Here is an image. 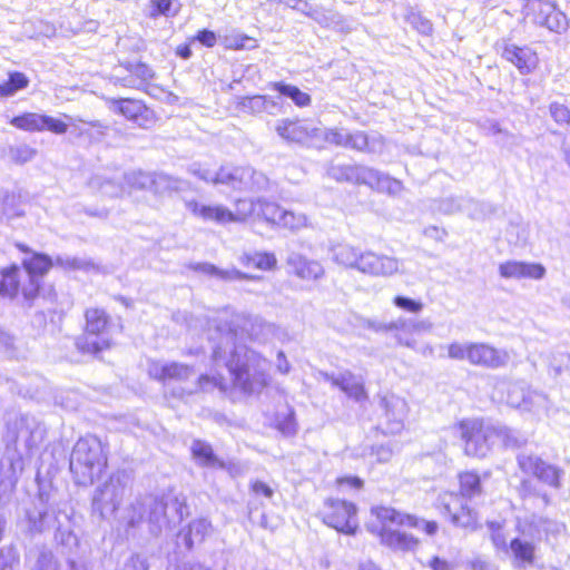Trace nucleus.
Listing matches in <instances>:
<instances>
[{"label":"nucleus","mask_w":570,"mask_h":570,"mask_svg":"<svg viewBox=\"0 0 570 570\" xmlns=\"http://www.w3.org/2000/svg\"><path fill=\"white\" fill-rule=\"evenodd\" d=\"M271 325L244 315L223 312L209 325L212 358L228 368L236 387L246 394L259 393L267 385L268 361L240 343L245 331L255 338Z\"/></svg>","instance_id":"1"},{"label":"nucleus","mask_w":570,"mask_h":570,"mask_svg":"<svg viewBox=\"0 0 570 570\" xmlns=\"http://www.w3.org/2000/svg\"><path fill=\"white\" fill-rule=\"evenodd\" d=\"M185 500L179 497H164L156 499L146 497L136 500L127 510L126 522L128 529H135L147 522L148 531L154 537L173 530L188 513Z\"/></svg>","instance_id":"2"},{"label":"nucleus","mask_w":570,"mask_h":570,"mask_svg":"<svg viewBox=\"0 0 570 570\" xmlns=\"http://www.w3.org/2000/svg\"><path fill=\"white\" fill-rule=\"evenodd\" d=\"M332 259L337 265L357 271L372 277H392L401 273L402 262L374 250H362L347 243H337L331 246Z\"/></svg>","instance_id":"3"},{"label":"nucleus","mask_w":570,"mask_h":570,"mask_svg":"<svg viewBox=\"0 0 570 570\" xmlns=\"http://www.w3.org/2000/svg\"><path fill=\"white\" fill-rule=\"evenodd\" d=\"M107 466V453L95 435L79 439L71 452L70 472L79 485H91Z\"/></svg>","instance_id":"4"},{"label":"nucleus","mask_w":570,"mask_h":570,"mask_svg":"<svg viewBox=\"0 0 570 570\" xmlns=\"http://www.w3.org/2000/svg\"><path fill=\"white\" fill-rule=\"evenodd\" d=\"M371 513L376 518L377 523H368L367 529L380 538L382 544L401 552H411L417 549L419 539L399 529L400 525L407 524L405 514L387 507H374L371 509Z\"/></svg>","instance_id":"5"},{"label":"nucleus","mask_w":570,"mask_h":570,"mask_svg":"<svg viewBox=\"0 0 570 570\" xmlns=\"http://www.w3.org/2000/svg\"><path fill=\"white\" fill-rule=\"evenodd\" d=\"M131 487V476L120 470L110 475L100 488L97 489L92 500V509L105 519L112 515L121 504L124 497Z\"/></svg>","instance_id":"6"},{"label":"nucleus","mask_w":570,"mask_h":570,"mask_svg":"<svg viewBox=\"0 0 570 570\" xmlns=\"http://www.w3.org/2000/svg\"><path fill=\"white\" fill-rule=\"evenodd\" d=\"M86 333L76 340L77 348L82 353L96 354L110 347L107 331L110 318L104 309L89 308L86 311Z\"/></svg>","instance_id":"7"},{"label":"nucleus","mask_w":570,"mask_h":570,"mask_svg":"<svg viewBox=\"0 0 570 570\" xmlns=\"http://www.w3.org/2000/svg\"><path fill=\"white\" fill-rule=\"evenodd\" d=\"M507 402L512 407L534 415L546 414L551 402L543 392L532 390L523 381L510 383L507 390Z\"/></svg>","instance_id":"8"},{"label":"nucleus","mask_w":570,"mask_h":570,"mask_svg":"<svg viewBox=\"0 0 570 570\" xmlns=\"http://www.w3.org/2000/svg\"><path fill=\"white\" fill-rule=\"evenodd\" d=\"M124 180L131 188L149 189L156 194L184 190L188 186V183L184 179L164 173H145L141 170L125 174Z\"/></svg>","instance_id":"9"},{"label":"nucleus","mask_w":570,"mask_h":570,"mask_svg":"<svg viewBox=\"0 0 570 570\" xmlns=\"http://www.w3.org/2000/svg\"><path fill=\"white\" fill-rule=\"evenodd\" d=\"M464 442V452L470 456L483 458L490 450V436L494 432L481 420H464L456 426Z\"/></svg>","instance_id":"10"},{"label":"nucleus","mask_w":570,"mask_h":570,"mask_svg":"<svg viewBox=\"0 0 570 570\" xmlns=\"http://www.w3.org/2000/svg\"><path fill=\"white\" fill-rule=\"evenodd\" d=\"M356 511V507L351 502L328 499L322 511L323 521L338 532L354 534L358 527Z\"/></svg>","instance_id":"11"},{"label":"nucleus","mask_w":570,"mask_h":570,"mask_svg":"<svg viewBox=\"0 0 570 570\" xmlns=\"http://www.w3.org/2000/svg\"><path fill=\"white\" fill-rule=\"evenodd\" d=\"M107 107L128 120L136 122L139 127L148 128L155 122L154 112L138 99L130 98H105Z\"/></svg>","instance_id":"12"},{"label":"nucleus","mask_w":570,"mask_h":570,"mask_svg":"<svg viewBox=\"0 0 570 570\" xmlns=\"http://www.w3.org/2000/svg\"><path fill=\"white\" fill-rule=\"evenodd\" d=\"M224 178L226 186L237 190H262L268 185L267 177L249 166H227Z\"/></svg>","instance_id":"13"},{"label":"nucleus","mask_w":570,"mask_h":570,"mask_svg":"<svg viewBox=\"0 0 570 570\" xmlns=\"http://www.w3.org/2000/svg\"><path fill=\"white\" fill-rule=\"evenodd\" d=\"M532 21L550 31L561 32L567 29V17L549 1L531 0L529 3Z\"/></svg>","instance_id":"14"},{"label":"nucleus","mask_w":570,"mask_h":570,"mask_svg":"<svg viewBox=\"0 0 570 570\" xmlns=\"http://www.w3.org/2000/svg\"><path fill=\"white\" fill-rule=\"evenodd\" d=\"M517 529L520 535L540 541L543 537L548 539L549 537L559 535L566 530V525L562 522L542 515H531L523 522H519Z\"/></svg>","instance_id":"15"},{"label":"nucleus","mask_w":570,"mask_h":570,"mask_svg":"<svg viewBox=\"0 0 570 570\" xmlns=\"http://www.w3.org/2000/svg\"><path fill=\"white\" fill-rule=\"evenodd\" d=\"M510 361V354L505 350L495 348L485 343L470 342L468 362L475 366L487 368L504 367Z\"/></svg>","instance_id":"16"},{"label":"nucleus","mask_w":570,"mask_h":570,"mask_svg":"<svg viewBox=\"0 0 570 570\" xmlns=\"http://www.w3.org/2000/svg\"><path fill=\"white\" fill-rule=\"evenodd\" d=\"M465 500L466 498L454 492H448L440 497L441 504L453 524L463 528L474 527L476 512L466 504Z\"/></svg>","instance_id":"17"},{"label":"nucleus","mask_w":570,"mask_h":570,"mask_svg":"<svg viewBox=\"0 0 570 570\" xmlns=\"http://www.w3.org/2000/svg\"><path fill=\"white\" fill-rule=\"evenodd\" d=\"M10 124L26 131L49 130L53 134L61 135L68 130V125L60 119L36 112H26L13 117Z\"/></svg>","instance_id":"18"},{"label":"nucleus","mask_w":570,"mask_h":570,"mask_svg":"<svg viewBox=\"0 0 570 570\" xmlns=\"http://www.w3.org/2000/svg\"><path fill=\"white\" fill-rule=\"evenodd\" d=\"M380 405L384 410L386 432L392 434L401 432L409 412L406 401L395 394H386L381 396Z\"/></svg>","instance_id":"19"},{"label":"nucleus","mask_w":570,"mask_h":570,"mask_svg":"<svg viewBox=\"0 0 570 570\" xmlns=\"http://www.w3.org/2000/svg\"><path fill=\"white\" fill-rule=\"evenodd\" d=\"M495 47L502 58L514 65L522 75L530 73L537 67V55L527 47H518L504 40L498 42Z\"/></svg>","instance_id":"20"},{"label":"nucleus","mask_w":570,"mask_h":570,"mask_svg":"<svg viewBox=\"0 0 570 570\" xmlns=\"http://www.w3.org/2000/svg\"><path fill=\"white\" fill-rule=\"evenodd\" d=\"M147 371L150 377L160 382L168 380L183 382L195 374L193 366L178 362L150 361Z\"/></svg>","instance_id":"21"},{"label":"nucleus","mask_w":570,"mask_h":570,"mask_svg":"<svg viewBox=\"0 0 570 570\" xmlns=\"http://www.w3.org/2000/svg\"><path fill=\"white\" fill-rule=\"evenodd\" d=\"M286 262L291 271L304 281H317L325 274V269L320 262L308 259L298 253L289 254Z\"/></svg>","instance_id":"22"},{"label":"nucleus","mask_w":570,"mask_h":570,"mask_svg":"<svg viewBox=\"0 0 570 570\" xmlns=\"http://www.w3.org/2000/svg\"><path fill=\"white\" fill-rule=\"evenodd\" d=\"M499 273L504 278H533L541 279L546 269L540 264L509 261L499 266Z\"/></svg>","instance_id":"23"},{"label":"nucleus","mask_w":570,"mask_h":570,"mask_svg":"<svg viewBox=\"0 0 570 570\" xmlns=\"http://www.w3.org/2000/svg\"><path fill=\"white\" fill-rule=\"evenodd\" d=\"M537 541V539L525 538L523 535L510 541L509 552L513 557L514 564L518 568H525L534 563Z\"/></svg>","instance_id":"24"},{"label":"nucleus","mask_w":570,"mask_h":570,"mask_svg":"<svg viewBox=\"0 0 570 570\" xmlns=\"http://www.w3.org/2000/svg\"><path fill=\"white\" fill-rule=\"evenodd\" d=\"M193 458L200 466L212 469H223L232 472L236 466L233 463H226L220 460L213 451V448L207 442L196 440L191 444Z\"/></svg>","instance_id":"25"},{"label":"nucleus","mask_w":570,"mask_h":570,"mask_svg":"<svg viewBox=\"0 0 570 570\" xmlns=\"http://www.w3.org/2000/svg\"><path fill=\"white\" fill-rule=\"evenodd\" d=\"M186 208L195 216L209 222L224 224L230 220L232 212L222 205H203L197 200L186 202Z\"/></svg>","instance_id":"26"},{"label":"nucleus","mask_w":570,"mask_h":570,"mask_svg":"<svg viewBox=\"0 0 570 570\" xmlns=\"http://www.w3.org/2000/svg\"><path fill=\"white\" fill-rule=\"evenodd\" d=\"M334 386L342 390L348 397L356 402H363L368 399L362 379L357 377L348 370L338 373V380H335Z\"/></svg>","instance_id":"27"},{"label":"nucleus","mask_w":570,"mask_h":570,"mask_svg":"<svg viewBox=\"0 0 570 570\" xmlns=\"http://www.w3.org/2000/svg\"><path fill=\"white\" fill-rule=\"evenodd\" d=\"M305 14L323 27L338 29L344 32L351 30L350 27H345L344 18L333 10H327L322 7H312L307 3H305Z\"/></svg>","instance_id":"28"},{"label":"nucleus","mask_w":570,"mask_h":570,"mask_svg":"<svg viewBox=\"0 0 570 570\" xmlns=\"http://www.w3.org/2000/svg\"><path fill=\"white\" fill-rule=\"evenodd\" d=\"M190 268L225 282H233L239 279L259 281L262 278L261 276L245 274L234 267L228 269H222L210 263H198L195 265H190Z\"/></svg>","instance_id":"29"},{"label":"nucleus","mask_w":570,"mask_h":570,"mask_svg":"<svg viewBox=\"0 0 570 570\" xmlns=\"http://www.w3.org/2000/svg\"><path fill=\"white\" fill-rule=\"evenodd\" d=\"M281 138L288 142H303L309 137L308 129L297 120L281 119L275 126Z\"/></svg>","instance_id":"30"},{"label":"nucleus","mask_w":570,"mask_h":570,"mask_svg":"<svg viewBox=\"0 0 570 570\" xmlns=\"http://www.w3.org/2000/svg\"><path fill=\"white\" fill-rule=\"evenodd\" d=\"M212 524L207 519H197L189 523L188 530L180 533L184 544L188 550L193 549L194 544L202 543L205 538L210 533Z\"/></svg>","instance_id":"31"},{"label":"nucleus","mask_w":570,"mask_h":570,"mask_svg":"<svg viewBox=\"0 0 570 570\" xmlns=\"http://www.w3.org/2000/svg\"><path fill=\"white\" fill-rule=\"evenodd\" d=\"M517 462L519 469L524 474L532 475L539 481L541 480L543 470L548 464V462L541 459L539 455L528 451H521L517 455Z\"/></svg>","instance_id":"32"},{"label":"nucleus","mask_w":570,"mask_h":570,"mask_svg":"<svg viewBox=\"0 0 570 570\" xmlns=\"http://www.w3.org/2000/svg\"><path fill=\"white\" fill-rule=\"evenodd\" d=\"M89 186L92 189L100 191L107 197H120L125 191V187L120 180L115 177H107L105 175H95L89 180Z\"/></svg>","instance_id":"33"},{"label":"nucleus","mask_w":570,"mask_h":570,"mask_svg":"<svg viewBox=\"0 0 570 570\" xmlns=\"http://www.w3.org/2000/svg\"><path fill=\"white\" fill-rule=\"evenodd\" d=\"M227 166H220L218 170H212L206 165L200 163H194L188 167V173L196 176L198 179L213 184V185H225V178Z\"/></svg>","instance_id":"34"},{"label":"nucleus","mask_w":570,"mask_h":570,"mask_svg":"<svg viewBox=\"0 0 570 570\" xmlns=\"http://www.w3.org/2000/svg\"><path fill=\"white\" fill-rule=\"evenodd\" d=\"M22 265L28 277L38 279L39 276L46 274L53 266V262L45 254L35 253L30 258H24Z\"/></svg>","instance_id":"35"},{"label":"nucleus","mask_w":570,"mask_h":570,"mask_svg":"<svg viewBox=\"0 0 570 570\" xmlns=\"http://www.w3.org/2000/svg\"><path fill=\"white\" fill-rule=\"evenodd\" d=\"M21 269L13 265L0 271V295L13 297L18 293Z\"/></svg>","instance_id":"36"},{"label":"nucleus","mask_w":570,"mask_h":570,"mask_svg":"<svg viewBox=\"0 0 570 570\" xmlns=\"http://www.w3.org/2000/svg\"><path fill=\"white\" fill-rule=\"evenodd\" d=\"M460 495L466 499H474L482 494L481 480L476 473L464 472L459 476Z\"/></svg>","instance_id":"37"},{"label":"nucleus","mask_w":570,"mask_h":570,"mask_svg":"<svg viewBox=\"0 0 570 570\" xmlns=\"http://www.w3.org/2000/svg\"><path fill=\"white\" fill-rule=\"evenodd\" d=\"M239 262L244 266H254L258 269L268 271L275 268L277 259L272 253L243 254Z\"/></svg>","instance_id":"38"},{"label":"nucleus","mask_w":570,"mask_h":570,"mask_svg":"<svg viewBox=\"0 0 570 570\" xmlns=\"http://www.w3.org/2000/svg\"><path fill=\"white\" fill-rule=\"evenodd\" d=\"M150 18H157L158 16L175 17L181 9L179 0H150L149 4Z\"/></svg>","instance_id":"39"},{"label":"nucleus","mask_w":570,"mask_h":570,"mask_svg":"<svg viewBox=\"0 0 570 570\" xmlns=\"http://www.w3.org/2000/svg\"><path fill=\"white\" fill-rule=\"evenodd\" d=\"M283 209L284 208L276 203L258 198L256 217L263 218L268 224L278 226V220L281 219Z\"/></svg>","instance_id":"40"},{"label":"nucleus","mask_w":570,"mask_h":570,"mask_svg":"<svg viewBox=\"0 0 570 570\" xmlns=\"http://www.w3.org/2000/svg\"><path fill=\"white\" fill-rule=\"evenodd\" d=\"M273 88L277 90L281 95L291 98L294 101V104L298 107H306L311 104V96L306 92H303L296 86L283 82H274Z\"/></svg>","instance_id":"41"},{"label":"nucleus","mask_w":570,"mask_h":570,"mask_svg":"<svg viewBox=\"0 0 570 570\" xmlns=\"http://www.w3.org/2000/svg\"><path fill=\"white\" fill-rule=\"evenodd\" d=\"M29 85V79L22 72H11L9 73V79L2 83H0V97H11L17 91L27 88Z\"/></svg>","instance_id":"42"},{"label":"nucleus","mask_w":570,"mask_h":570,"mask_svg":"<svg viewBox=\"0 0 570 570\" xmlns=\"http://www.w3.org/2000/svg\"><path fill=\"white\" fill-rule=\"evenodd\" d=\"M358 165H332L327 169V174L336 181H346L355 184L357 181Z\"/></svg>","instance_id":"43"},{"label":"nucleus","mask_w":570,"mask_h":570,"mask_svg":"<svg viewBox=\"0 0 570 570\" xmlns=\"http://www.w3.org/2000/svg\"><path fill=\"white\" fill-rule=\"evenodd\" d=\"M257 204L258 198L256 200L252 199H238L236 202L235 212H232V218L229 222H244L248 217L257 215Z\"/></svg>","instance_id":"44"},{"label":"nucleus","mask_w":570,"mask_h":570,"mask_svg":"<svg viewBox=\"0 0 570 570\" xmlns=\"http://www.w3.org/2000/svg\"><path fill=\"white\" fill-rule=\"evenodd\" d=\"M307 226V217L302 213L283 209L278 226L289 230H298Z\"/></svg>","instance_id":"45"},{"label":"nucleus","mask_w":570,"mask_h":570,"mask_svg":"<svg viewBox=\"0 0 570 570\" xmlns=\"http://www.w3.org/2000/svg\"><path fill=\"white\" fill-rule=\"evenodd\" d=\"M126 69L135 76V79L141 89H145L146 86L155 78L154 70L144 62L127 63Z\"/></svg>","instance_id":"46"},{"label":"nucleus","mask_w":570,"mask_h":570,"mask_svg":"<svg viewBox=\"0 0 570 570\" xmlns=\"http://www.w3.org/2000/svg\"><path fill=\"white\" fill-rule=\"evenodd\" d=\"M31 570H58V562L50 550L41 549L36 552Z\"/></svg>","instance_id":"47"},{"label":"nucleus","mask_w":570,"mask_h":570,"mask_svg":"<svg viewBox=\"0 0 570 570\" xmlns=\"http://www.w3.org/2000/svg\"><path fill=\"white\" fill-rule=\"evenodd\" d=\"M361 326L363 328H367V330L379 333V332L399 331L401 326L405 327L406 323L404 322V320H399L396 322H391V323H383L377 320L362 318Z\"/></svg>","instance_id":"48"},{"label":"nucleus","mask_w":570,"mask_h":570,"mask_svg":"<svg viewBox=\"0 0 570 570\" xmlns=\"http://www.w3.org/2000/svg\"><path fill=\"white\" fill-rule=\"evenodd\" d=\"M564 475V471L548 462L546 469L543 470L542 478L540 482L553 488V489H560L561 488V479Z\"/></svg>","instance_id":"49"},{"label":"nucleus","mask_w":570,"mask_h":570,"mask_svg":"<svg viewBox=\"0 0 570 570\" xmlns=\"http://www.w3.org/2000/svg\"><path fill=\"white\" fill-rule=\"evenodd\" d=\"M375 190L380 193H386L392 196H396L403 190V184L400 180L382 173L379 178Z\"/></svg>","instance_id":"50"},{"label":"nucleus","mask_w":570,"mask_h":570,"mask_svg":"<svg viewBox=\"0 0 570 570\" xmlns=\"http://www.w3.org/2000/svg\"><path fill=\"white\" fill-rule=\"evenodd\" d=\"M381 174V171L374 168L358 165L357 181L355 184L366 185L372 189H375Z\"/></svg>","instance_id":"51"},{"label":"nucleus","mask_w":570,"mask_h":570,"mask_svg":"<svg viewBox=\"0 0 570 570\" xmlns=\"http://www.w3.org/2000/svg\"><path fill=\"white\" fill-rule=\"evenodd\" d=\"M406 21L422 35H430L433 30L432 23L429 19L423 17L421 12L411 10L406 14Z\"/></svg>","instance_id":"52"},{"label":"nucleus","mask_w":570,"mask_h":570,"mask_svg":"<svg viewBox=\"0 0 570 570\" xmlns=\"http://www.w3.org/2000/svg\"><path fill=\"white\" fill-rule=\"evenodd\" d=\"M488 527L491 531V541L494 544V547L508 553L509 544L507 543V538L502 531V524L497 521H491L488 522Z\"/></svg>","instance_id":"53"},{"label":"nucleus","mask_w":570,"mask_h":570,"mask_svg":"<svg viewBox=\"0 0 570 570\" xmlns=\"http://www.w3.org/2000/svg\"><path fill=\"white\" fill-rule=\"evenodd\" d=\"M47 517V512L43 509H38L35 507L31 510L27 511V519L29 522V531L31 532H42L45 530V520Z\"/></svg>","instance_id":"54"},{"label":"nucleus","mask_w":570,"mask_h":570,"mask_svg":"<svg viewBox=\"0 0 570 570\" xmlns=\"http://www.w3.org/2000/svg\"><path fill=\"white\" fill-rule=\"evenodd\" d=\"M268 102L269 100L266 96H253L244 98L242 106L250 112H262L267 109Z\"/></svg>","instance_id":"55"},{"label":"nucleus","mask_w":570,"mask_h":570,"mask_svg":"<svg viewBox=\"0 0 570 570\" xmlns=\"http://www.w3.org/2000/svg\"><path fill=\"white\" fill-rule=\"evenodd\" d=\"M549 110L550 116L557 124L570 126V110L567 106L559 102H552Z\"/></svg>","instance_id":"56"},{"label":"nucleus","mask_w":570,"mask_h":570,"mask_svg":"<svg viewBox=\"0 0 570 570\" xmlns=\"http://www.w3.org/2000/svg\"><path fill=\"white\" fill-rule=\"evenodd\" d=\"M469 353L470 342L464 344L460 342H453L448 346V356L451 360L468 361Z\"/></svg>","instance_id":"57"},{"label":"nucleus","mask_w":570,"mask_h":570,"mask_svg":"<svg viewBox=\"0 0 570 570\" xmlns=\"http://www.w3.org/2000/svg\"><path fill=\"white\" fill-rule=\"evenodd\" d=\"M36 155V150L27 145L10 149V157L13 161L23 164L30 161Z\"/></svg>","instance_id":"58"},{"label":"nucleus","mask_w":570,"mask_h":570,"mask_svg":"<svg viewBox=\"0 0 570 570\" xmlns=\"http://www.w3.org/2000/svg\"><path fill=\"white\" fill-rule=\"evenodd\" d=\"M347 147L357 151H370L368 137L363 131L350 132Z\"/></svg>","instance_id":"59"},{"label":"nucleus","mask_w":570,"mask_h":570,"mask_svg":"<svg viewBox=\"0 0 570 570\" xmlns=\"http://www.w3.org/2000/svg\"><path fill=\"white\" fill-rule=\"evenodd\" d=\"M406 521L410 527L422 529L429 535H434L439 529V525L435 521L417 519L413 515H406Z\"/></svg>","instance_id":"60"},{"label":"nucleus","mask_w":570,"mask_h":570,"mask_svg":"<svg viewBox=\"0 0 570 570\" xmlns=\"http://www.w3.org/2000/svg\"><path fill=\"white\" fill-rule=\"evenodd\" d=\"M393 303L399 308L405 309L411 313H419L423 308V304L421 302H416L405 296H395Z\"/></svg>","instance_id":"61"},{"label":"nucleus","mask_w":570,"mask_h":570,"mask_svg":"<svg viewBox=\"0 0 570 570\" xmlns=\"http://www.w3.org/2000/svg\"><path fill=\"white\" fill-rule=\"evenodd\" d=\"M350 132L344 129H331L326 132L325 139L338 146L347 147Z\"/></svg>","instance_id":"62"},{"label":"nucleus","mask_w":570,"mask_h":570,"mask_svg":"<svg viewBox=\"0 0 570 570\" xmlns=\"http://www.w3.org/2000/svg\"><path fill=\"white\" fill-rule=\"evenodd\" d=\"M56 265L63 269H82L87 266V263L77 257L58 256L56 258Z\"/></svg>","instance_id":"63"},{"label":"nucleus","mask_w":570,"mask_h":570,"mask_svg":"<svg viewBox=\"0 0 570 570\" xmlns=\"http://www.w3.org/2000/svg\"><path fill=\"white\" fill-rule=\"evenodd\" d=\"M198 386L200 390H207L208 387H219L222 391L227 389L223 377L200 375L198 379Z\"/></svg>","instance_id":"64"}]
</instances>
